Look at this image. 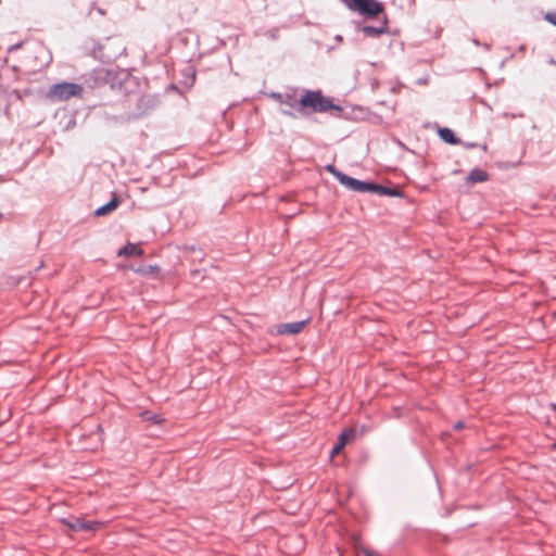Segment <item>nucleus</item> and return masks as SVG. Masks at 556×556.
Segmentation results:
<instances>
[{
	"label": "nucleus",
	"mask_w": 556,
	"mask_h": 556,
	"mask_svg": "<svg viewBox=\"0 0 556 556\" xmlns=\"http://www.w3.org/2000/svg\"><path fill=\"white\" fill-rule=\"evenodd\" d=\"M298 104L301 108H311L315 112H326L330 109L341 110L339 106L334 105L329 98L323 96L321 91L316 90H307Z\"/></svg>",
	"instance_id": "nucleus-1"
},
{
	"label": "nucleus",
	"mask_w": 556,
	"mask_h": 556,
	"mask_svg": "<svg viewBox=\"0 0 556 556\" xmlns=\"http://www.w3.org/2000/svg\"><path fill=\"white\" fill-rule=\"evenodd\" d=\"M83 86L75 83H59L50 87L48 97L55 101H66L73 97H80Z\"/></svg>",
	"instance_id": "nucleus-2"
},
{
	"label": "nucleus",
	"mask_w": 556,
	"mask_h": 556,
	"mask_svg": "<svg viewBox=\"0 0 556 556\" xmlns=\"http://www.w3.org/2000/svg\"><path fill=\"white\" fill-rule=\"evenodd\" d=\"M346 7L367 17H374L383 12L382 3L377 0H344Z\"/></svg>",
	"instance_id": "nucleus-3"
},
{
	"label": "nucleus",
	"mask_w": 556,
	"mask_h": 556,
	"mask_svg": "<svg viewBox=\"0 0 556 556\" xmlns=\"http://www.w3.org/2000/svg\"><path fill=\"white\" fill-rule=\"evenodd\" d=\"M61 522L74 532L97 531L103 526L101 521H87L80 517L62 518Z\"/></svg>",
	"instance_id": "nucleus-4"
},
{
	"label": "nucleus",
	"mask_w": 556,
	"mask_h": 556,
	"mask_svg": "<svg viewBox=\"0 0 556 556\" xmlns=\"http://www.w3.org/2000/svg\"><path fill=\"white\" fill-rule=\"evenodd\" d=\"M343 181L341 185L345 186L348 189L361 193H374V190H376V184L374 182H367L362 181L356 178L350 177L348 175L342 177Z\"/></svg>",
	"instance_id": "nucleus-5"
},
{
	"label": "nucleus",
	"mask_w": 556,
	"mask_h": 556,
	"mask_svg": "<svg viewBox=\"0 0 556 556\" xmlns=\"http://www.w3.org/2000/svg\"><path fill=\"white\" fill-rule=\"evenodd\" d=\"M307 323H308V319L293 321V323L279 324L276 326V332L278 334H298L304 329V327Z\"/></svg>",
	"instance_id": "nucleus-6"
},
{
	"label": "nucleus",
	"mask_w": 556,
	"mask_h": 556,
	"mask_svg": "<svg viewBox=\"0 0 556 556\" xmlns=\"http://www.w3.org/2000/svg\"><path fill=\"white\" fill-rule=\"evenodd\" d=\"M387 24H388V18L384 17L381 26L375 27V26L366 25V26L362 27V33L364 34L365 37H372V38L379 37L383 34L388 33Z\"/></svg>",
	"instance_id": "nucleus-7"
},
{
	"label": "nucleus",
	"mask_w": 556,
	"mask_h": 556,
	"mask_svg": "<svg viewBox=\"0 0 556 556\" xmlns=\"http://www.w3.org/2000/svg\"><path fill=\"white\" fill-rule=\"evenodd\" d=\"M271 98L280 102L281 104H286L289 108L293 109L298 105L296 98L291 93H271Z\"/></svg>",
	"instance_id": "nucleus-8"
},
{
	"label": "nucleus",
	"mask_w": 556,
	"mask_h": 556,
	"mask_svg": "<svg viewBox=\"0 0 556 556\" xmlns=\"http://www.w3.org/2000/svg\"><path fill=\"white\" fill-rule=\"evenodd\" d=\"M119 205V200L114 197L112 198L106 204L98 207L94 212V215L96 216H104L111 212H113L114 210H116Z\"/></svg>",
	"instance_id": "nucleus-9"
},
{
	"label": "nucleus",
	"mask_w": 556,
	"mask_h": 556,
	"mask_svg": "<svg viewBox=\"0 0 556 556\" xmlns=\"http://www.w3.org/2000/svg\"><path fill=\"white\" fill-rule=\"evenodd\" d=\"M489 179V174L480 168H473L468 174L466 180L470 184L483 182Z\"/></svg>",
	"instance_id": "nucleus-10"
},
{
	"label": "nucleus",
	"mask_w": 556,
	"mask_h": 556,
	"mask_svg": "<svg viewBox=\"0 0 556 556\" xmlns=\"http://www.w3.org/2000/svg\"><path fill=\"white\" fill-rule=\"evenodd\" d=\"M143 253L142 249H140L137 244L127 243L123 249L118 251V255L122 256H132V255H141Z\"/></svg>",
	"instance_id": "nucleus-11"
},
{
	"label": "nucleus",
	"mask_w": 556,
	"mask_h": 556,
	"mask_svg": "<svg viewBox=\"0 0 556 556\" xmlns=\"http://www.w3.org/2000/svg\"><path fill=\"white\" fill-rule=\"evenodd\" d=\"M356 435L355 429H345L343 430L338 438V444L340 447L344 448V446Z\"/></svg>",
	"instance_id": "nucleus-12"
},
{
	"label": "nucleus",
	"mask_w": 556,
	"mask_h": 556,
	"mask_svg": "<svg viewBox=\"0 0 556 556\" xmlns=\"http://www.w3.org/2000/svg\"><path fill=\"white\" fill-rule=\"evenodd\" d=\"M440 138L450 144H456L459 142V139L455 136L454 131L450 128H441L439 130Z\"/></svg>",
	"instance_id": "nucleus-13"
},
{
	"label": "nucleus",
	"mask_w": 556,
	"mask_h": 556,
	"mask_svg": "<svg viewBox=\"0 0 556 556\" xmlns=\"http://www.w3.org/2000/svg\"><path fill=\"white\" fill-rule=\"evenodd\" d=\"M376 190H374V193L380 194V195H397L399 192L396 189L388 188L381 185L376 184Z\"/></svg>",
	"instance_id": "nucleus-14"
},
{
	"label": "nucleus",
	"mask_w": 556,
	"mask_h": 556,
	"mask_svg": "<svg viewBox=\"0 0 556 556\" xmlns=\"http://www.w3.org/2000/svg\"><path fill=\"white\" fill-rule=\"evenodd\" d=\"M326 170L329 172L330 174H332L339 180L340 184H342V181H343L342 177L346 175V174L340 172L339 169H337L336 166L332 164L327 165Z\"/></svg>",
	"instance_id": "nucleus-15"
},
{
	"label": "nucleus",
	"mask_w": 556,
	"mask_h": 556,
	"mask_svg": "<svg viewBox=\"0 0 556 556\" xmlns=\"http://www.w3.org/2000/svg\"><path fill=\"white\" fill-rule=\"evenodd\" d=\"M545 20L548 21L552 25L556 26V13H547L545 15Z\"/></svg>",
	"instance_id": "nucleus-16"
},
{
	"label": "nucleus",
	"mask_w": 556,
	"mask_h": 556,
	"mask_svg": "<svg viewBox=\"0 0 556 556\" xmlns=\"http://www.w3.org/2000/svg\"><path fill=\"white\" fill-rule=\"evenodd\" d=\"M343 448L339 446V444L337 443L331 452H330V457H334L336 455H338Z\"/></svg>",
	"instance_id": "nucleus-17"
},
{
	"label": "nucleus",
	"mask_w": 556,
	"mask_h": 556,
	"mask_svg": "<svg viewBox=\"0 0 556 556\" xmlns=\"http://www.w3.org/2000/svg\"><path fill=\"white\" fill-rule=\"evenodd\" d=\"M363 553L365 556H378V553H376L375 551H371L369 548H364Z\"/></svg>",
	"instance_id": "nucleus-18"
},
{
	"label": "nucleus",
	"mask_w": 556,
	"mask_h": 556,
	"mask_svg": "<svg viewBox=\"0 0 556 556\" xmlns=\"http://www.w3.org/2000/svg\"><path fill=\"white\" fill-rule=\"evenodd\" d=\"M464 427H465V424H464V421H462V420H458V421L454 425V429H455V430H460V429H463Z\"/></svg>",
	"instance_id": "nucleus-19"
},
{
	"label": "nucleus",
	"mask_w": 556,
	"mask_h": 556,
	"mask_svg": "<svg viewBox=\"0 0 556 556\" xmlns=\"http://www.w3.org/2000/svg\"><path fill=\"white\" fill-rule=\"evenodd\" d=\"M476 147H477V144H476V143H473V142H471V143H466V148H468V149L476 148Z\"/></svg>",
	"instance_id": "nucleus-20"
},
{
	"label": "nucleus",
	"mask_w": 556,
	"mask_h": 556,
	"mask_svg": "<svg viewBox=\"0 0 556 556\" xmlns=\"http://www.w3.org/2000/svg\"><path fill=\"white\" fill-rule=\"evenodd\" d=\"M282 113H283L285 115L293 116V113H292V112H290V111H287V110H282Z\"/></svg>",
	"instance_id": "nucleus-21"
},
{
	"label": "nucleus",
	"mask_w": 556,
	"mask_h": 556,
	"mask_svg": "<svg viewBox=\"0 0 556 556\" xmlns=\"http://www.w3.org/2000/svg\"><path fill=\"white\" fill-rule=\"evenodd\" d=\"M472 42L476 45V46H480V42L478 39H472Z\"/></svg>",
	"instance_id": "nucleus-22"
},
{
	"label": "nucleus",
	"mask_w": 556,
	"mask_h": 556,
	"mask_svg": "<svg viewBox=\"0 0 556 556\" xmlns=\"http://www.w3.org/2000/svg\"><path fill=\"white\" fill-rule=\"evenodd\" d=\"M155 421V424H160L161 421H163L164 419H161V418H157V419H153Z\"/></svg>",
	"instance_id": "nucleus-23"
},
{
	"label": "nucleus",
	"mask_w": 556,
	"mask_h": 556,
	"mask_svg": "<svg viewBox=\"0 0 556 556\" xmlns=\"http://www.w3.org/2000/svg\"><path fill=\"white\" fill-rule=\"evenodd\" d=\"M549 407L556 412V405L555 404H551Z\"/></svg>",
	"instance_id": "nucleus-24"
},
{
	"label": "nucleus",
	"mask_w": 556,
	"mask_h": 556,
	"mask_svg": "<svg viewBox=\"0 0 556 556\" xmlns=\"http://www.w3.org/2000/svg\"><path fill=\"white\" fill-rule=\"evenodd\" d=\"M139 417H147L146 413H140Z\"/></svg>",
	"instance_id": "nucleus-25"
},
{
	"label": "nucleus",
	"mask_w": 556,
	"mask_h": 556,
	"mask_svg": "<svg viewBox=\"0 0 556 556\" xmlns=\"http://www.w3.org/2000/svg\"><path fill=\"white\" fill-rule=\"evenodd\" d=\"M553 450H556V442L552 445Z\"/></svg>",
	"instance_id": "nucleus-26"
}]
</instances>
